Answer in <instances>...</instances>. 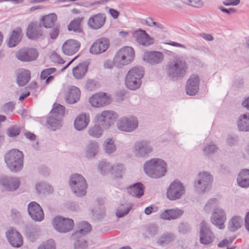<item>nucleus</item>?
<instances>
[{"mask_svg":"<svg viewBox=\"0 0 249 249\" xmlns=\"http://www.w3.org/2000/svg\"><path fill=\"white\" fill-rule=\"evenodd\" d=\"M80 96V91L79 89L74 86L71 87L69 90L68 94L66 95V100L69 104H74L79 100Z\"/></svg>","mask_w":249,"mask_h":249,"instance_id":"36","label":"nucleus"},{"mask_svg":"<svg viewBox=\"0 0 249 249\" xmlns=\"http://www.w3.org/2000/svg\"><path fill=\"white\" fill-rule=\"evenodd\" d=\"M105 21L106 17L104 14H97L89 19L88 25L92 30H98L104 26Z\"/></svg>","mask_w":249,"mask_h":249,"instance_id":"24","label":"nucleus"},{"mask_svg":"<svg viewBox=\"0 0 249 249\" xmlns=\"http://www.w3.org/2000/svg\"><path fill=\"white\" fill-rule=\"evenodd\" d=\"M69 185L76 196L81 197L86 195L88 185L86 179L81 174L71 175L69 179Z\"/></svg>","mask_w":249,"mask_h":249,"instance_id":"6","label":"nucleus"},{"mask_svg":"<svg viewBox=\"0 0 249 249\" xmlns=\"http://www.w3.org/2000/svg\"><path fill=\"white\" fill-rule=\"evenodd\" d=\"M89 122L90 117L89 113H81L76 117L74 120V128L77 130H82L87 127Z\"/></svg>","mask_w":249,"mask_h":249,"instance_id":"26","label":"nucleus"},{"mask_svg":"<svg viewBox=\"0 0 249 249\" xmlns=\"http://www.w3.org/2000/svg\"><path fill=\"white\" fill-rule=\"evenodd\" d=\"M144 173L152 178H160L166 172V163L162 159L155 158L146 161L143 164Z\"/></svg>","mask_w":249,"mask_h":249,"instance_id":"2","label":"nucleus"},{"mask_svg":"<svg viewBox=\"0 0 249 249\" xmlns=\"http://www.w3.org/2000/svg\"><path fill=\"white\" fill-rule=\"evenodd\" d=\"M200 79L195 74L191 75L188 79L186 84V92L190 96L195 95L199 90Z\"/></svg>","mask_w":249,"mask_h":249,"instance_id":"20","label":"nucleus"},{"mask_svg":"<svg viewBox=\"0 0 249 249\" xmlns=\"http://www.w3.org/2000/svg\"><path fill=\"white\" fill-rule=\"evenodd\" d=\"M185 193L184 185L179 181L172 182L167 189V197L171 200L180 199Z\"/></svg>","mask_w":249,"mask_h":249,"instance_id":"11","label":"nucleus"},{"mask_svg":"<svg viewBox=\"0 0 249 249\" xmlns=\"http://www.w3.org/2000/svg\"><path fill=\"white\" fill-rule=\"evenodd\" d=\"M240 0H225L223 3L225 6H236L239 4Z\"/></svg>","mask_w":249,"mask_h":249,"instance_id":"63","label":"nucleus"},{"mask_svg":"<svg viewBox=\"0 0 249 249\" xmlns=\"http://www.w3.org/2000/svg\"><path fill=\"white\" fill-rule=\"evenodd\" d=\"M61 118L52 115L47 119V126L52 130H55L61 126Z\"/></svg>","mask_w":249,"mask_h":249,"instance_id":"40","label":"nucleus"},{"mask_svg":"<svg viewBox=\"0 0 249 249\" xmlns=\"http://www.w3.org/2000/svg\"><path fill=\"white\" fill-rule=\"evenodd\" d=\"M131 209V206L127 203L121 204L117 209L116 215L120 218L126 215Z\"/></svg>","mask_w":249,"mask_h":249,"instance_id":"47","label":"nucleus"},{"mask_svg":"<svg viewBox=\"0 0 249 249\" xmlns=\"http://www.w3.org/2000/svg\"><path fill=\"white\" fill-rule=\"evenodd\" d=\"M113 165L109 162L105 160L99 161L98 164V168L100 172L103 175H106L110 172H112Z\"/></svg>","mask_w":249,"mask_h":249,"instance_id":"46","label":"nucleus"},{"mask_svg":"<svg viewBox=\"0 0 249 249\" xmlns=\"http://www.w3.org/2000/svg\"><path fill=\"white\" fill-rule=\"evenodd\" d=\"M15 108V104L12 102H8L3 106L5 112L12 111Z\"/></svg>","mask_w":249,"mask_h":249,"instance_id":"62","label":"nucleus"},{"mask_svg":"<svg viewBox=\"0 0 249 249\" xmlns=\"http://www.w3.org/2000/svg\"><path fill=\"white\" fill-rule=\"evenodd\" d=\"M36 189L38 194H50L53 192V187L45 182H39L36 185Z\"/></svg>","mask_w":249,"mask_h":249,"instance_id":"43","label":"nucleus"},{"mask_svg":"<svg viewBox=\"0 0 249 249\" xmlns=\"http://www.w3.org/2000/svg\"><path fill=\"white\" fill-rule=\"evenodd\" d=\"M53 225L57 231L65 233L72 229L74 222L71 219L57 216L53 220Z\"/></svg>","mask_w":249,"mask_h":249,"instance_id":"12","label":"nucleus"},{"mask_svg":"<svg viewBox=\"0 0 249 249\" xmlns=\"http://www.w3.org/2000/svg\"><path fill=\"white\" fill-rule=\"evenodd\" d=\"M78 228L79 230L72 234L71 237L72 239H76L79 238L80 236L81 237H84L91 229L90 225L88 222L85 221L81 222L79 224Z\"/></svg>","mask_w":249,"mask_h":249,"instance_id":"30","label":"nucleus"},{"mask_svg":"<svg viewBox=\"0 0 249 249\" xmlns=\"http://www.w3.org/2000/svg\"><path fill=\"white\" fill-rule=\"evenodd\" d=\"M22 37V30L20 28H17L14 30L8 41L9 47H13L16 46L21 41Z\"/></svg>","mask_w":249,"mask_h":249,"instance_id":"35","label":"nucleus"},{"mask_svg":"<svg viewBox=\"0 0 249 249\" xmlns=\"http://www.w3.org/2000/svg\"><path fill=\"white\" fill-rule=\"evenodd\" d=\"M43 35L41 26L36 22L31 23L28 26L26 31L27 36L31 39L36 40Z\"/></svg>","mask_w":249,"mask_h":249,"instance_id":"23","label":"nucleus"},{"mask_svg":"<svg viewBox=\"0 0 249 249\" xmlns=\"http://www.w3.org/2000/svg\"><path fill=\"white\" fill-rule=\"evenodd\" d=\"M176 238L174 233L170 232H165L161 234L157 240L158 245L164 247L173 242Z\"/></svg>","mask_w":249,"mask_h":249,"instance_id":"31","label":"nucleus"},{"mask_svg":"<svg viewBox=\"0 0 249 249\" xmlns=\"http://www.w3.org/2000/svg\"><path fill=\"white\" fill-rule=\"evenodd\" d=\"M183 213V211L178 209L165 210L160 214V218L163 220H172L179 218Z\"/></svg>","mask_w":249,"mask_h":249,"instance_id":"27","label":"nucleus"},{"mask_svg":"<svg viewBox=\"0 0 249 249\" xmlns=\"http://www.w3.org/2000/svg\"><path fill=\"white\" fill-rule=\"evenodd\" d=\"M199 230L200 243L205 246H211L215 237L209 224L203 221L200 224Z\"/></svg>","mask_w":249,"mask_h":249,"instance_id":"10","label":"nucleus"},{"mask_svg":"<svg viewBox=\"0 0 249 249\" xmlns=\"http://www.w3.org/2000/svg\"><path fill=\"white\" fill-rule=\"evenodd\" d=\"M28 212L31 218L35 221L40 222L44 219L43 211L36 202L33 201L28 204Z\"/></svg>","mask_w":249,"mask_h":249,"instance_id":"18","label":"nucleus"},{"mask_svg":"<svg viewBox=\"0 0 249 249\" xmlns=\"http://www.w3.org/2000/svg\"><path fill=\"white\" fill-rule=\"evenodd\" d=\"M57 20V16L55 14L52 13L43 17L41 22L46 28H50L53 26Z\"/></svg>","mask_w":249,"mask_h":249,"instance_id":"41","label":"nucleus"},{"mask_svg":"<svg viewBox=\"0 0 249 249\" xmlns=\"http://www.w3.org/2000/svg\"><path fill=\"white\" fill-rule=\"evenodd\" d=\"M30 79V72L24 69L18 70L17 71V82L19 86L25 85Z\"/></svg>","mask_w":249,"mask_h":249,"instance_id":"34","label":"nucleus"},{"mask_svg":"<svg viewBox=\"0 0 249 249\" xmlns=\"http://www.w3.org/2000/svg\"><path fill=\"white\" fill-rule=\"evenodd\" d=\"M144 22L148 26H155L161 30H164L166 29L165 27L162 24L154 21L153 19L151 18H148L147 19H144Z\"/></svg>","mask_w":249,"mask_h":249,"instance_id":"55","label":"nucleus"},{"mask_svg":"<svg viewBox=\"0 0 249 249\" xmlns=\"http://www.w3.org/2000/svg\"><path fill=\"white\" fill-rule=\"evenodd\" d=\"M96 84L93 80L89 79L87 82L86 87L89 90H92L95 89Z\"/></svg>","mask_w":249,"mask_h":249,"instance_id":"64","label":"nucleus"},{"mask_svg":"<svg viewBox=\"0 0 249 249\" xmlns=\"http://www.w3.org/2000/svg\"><path fill=\"white\" fill-rule=\"evenodd\" d=\"M24 155L18 149H13L4 156V160L8 169L12 172H19L23 166Z\"/></svg>","mask_w":249,"mask_h":249,"instance_id":"3","label":"nucleus"},{"mask_svg":"<svg viewBox=\"0 0 249 249\" xmlns=\"http://www.w3.org/2000/svg\"><path fill=\"white\" fill-rule=\"evenodd\" d=\"M0 184L5 190L14 191L18 188L20 180L17 177L4 176L0 178Z\"/></svg>","mask_w":249,"mask_h":249,"instance_id":"17","label":"nucleus"},{"mask_svg":"<svg viewBox=\"0 0 249 249\" xmlns=\"http://www.w3.org/2000/svg\"><path fill=\"white\" fill-rule=\"evenodd\" d=\"M137 42L143 46H148L154 43V39L145 31L140 30L135 34Z\"/></svg>","mask_w":249,"mask_h":249,"instance_id":"28","label":"nucleus"},{"mask_svg":"<svg viewBox=\"0 0 249 249\" xmlns=\"http://www.w3.org/2000/svg\"><path fill=\"white\" fill-rule=\"evenodd\" d=\"M89 102L92 107H99L109 104L110 98L106 93L99 92L93 94L89 99Z\"/></svg>","mask_w":249,"mask_h":249,"instance_id":"19","label":"nucleus"},{"mask_svg":"<svg viewBox=\"0 0 249 249\" xmlns=\"http://www.w3.org/2000/svg\"><path fill=\"white\" fill-rule=\"evenodd\" d=\"M144 186L142 183L138 182L127 188V192L131 196L141 197L143 195Z\"/></svg>","mask_w":249,"mask_h":249,"instance_id":"38","label":"nucleus"},{"mask_svg":"<svg viewBox=\"0 0 249 249\" xmlns=\"http://www.w3.org/2000/svg\"><path fill=\"white\" fill-rule=\"evenodd\" d=\"M188 70L187 62L182 57L178 56L169 61L165 68L167 76L173 81L183 78L186 74Z\"/></svg>","mask_w":249,"mask_h":249,"instance_id":"1","label":"nucleus"},{"mask_svg":"<svg viewBox=\"0 0 249 249\" xmlns=\"http://www.w3.org/2000/svg\"><path fill=\"white\" fill-rule=\"evenodd\" d=\"M65 107L59 104H54L52 110V115L61 118L64 115Z\"/></svg>","mask_w":249,"mask_h":249,"instance_id":"50","label":"nucleus"},{"mask_svg":"<svg viewBox=\"0 0 249 249\" xmlns=\"http://www.w3.org/2000/svg\"><path fill=\"white\" fill-rule=\"evenodd\" d=\"M150 142L145 140L137 141L134 144L132 152L136 158L145 159L152 152Z\"/></svg>","mask_w":249,"mask_h":249,"instance_id":"8","label":"nucleus"},{"mask_svg":"<svg viewBox=\"0 0 249 249\" xmlns=\"http://www.w3.org/2000/svg\"><path fill=\"white\" fill-rule=\"evenodd\" d=\"M178 231L182 233H186L190 230V226L187 223H181L178 227Z\"/></svg>","mask_w":249,"mask_h":249,"instance_id":"60","label":"nucleus"},{"mask_svg":"<svg viewBox=\"0 0 249 249\" xmlns=\"http://www.w3.org/2000/svg\"><path fill=\"white\" fill-rule=\"evenodd\" d=\"M20 129L17 125H13L7 129V134L10 137H14L18 135L20 133Z\"/></svg>","mask_w":249,"mask_h":249,"instance_id":"56","label":"nucleus"},{"mask_svg":"<svg viewBox=\"0 0 249 249\" xmlns=\"http://www.w3.org/2000/svg\"><path fill=\"white\" fill-rule=\"evenodd\" d=\"M80 43L74 39L67 40L62 46V51L64 54L71 55L75 53L79 49Z\"/></svg>","mask_w":249,"mask_h":249,"instance_id":"25","label":"nucleus"},{"mask_svg":"<svg viewBox=\"0 0 249 249\" xmlns=\"http://www.w3.org/2000/svg\"><path fill=\"white\" fill-rule=\"evenodd\" d=\"M219 203V201L218 199L216 198H211L209 199L206 203L205 204L204 207V211L205 212L209 213H210L212 209L215 208V206H216Z\"/></svg>","mask_w":249,"mask_h":249,"instance_id":"49","label":"nucleus"},{"mask_svg":"<svg viewBox=\"0 0 249 249\" xmlns=\"http://www.w3.org/2000/svg\"><path fill=\"white\" fill-rule=\"evenodd\" d=\"M74 241V247L75 249H86L87 248V244L84 237L77 238L76 239H73Z\"/></svg>","mask_w":249,"mask_h":249,"instance_id":"54","label":"nucleus"},{"mask_svg":"<svg viewBox=\"0 0 249 249\" xmlns=\"http://www.w3.org/2000/svg\"><path fill=\"white\" fill-rule=\"evenodd\" d=\"M227 220L225 210L221 207H216L212 210L210 220L212 224L219 229L225 228L224 223Z\"/></svg>","mask_w":249,"mask_h":249,"instance_id":"13","label":"nucleus"},{"mask_svg":"<svg viewBox=\"0 0 249 249\" xmlns=\"http://www.w3.org/2000/svg\"><path fill=\"white\" fill-rule=\"evenodd\" d=\"M38 249H55V244L53 239H49L43 242L38 248Z\"/></svg>","mask_w":249,"mask_h":249,"instance_id":"57","label":"nucleus"},{"mask_svg":"<svg viewBox=\"0 0 249 249\" xmlns=\"http://www.w3.org/2000/svg\"><path fill=\"white\" fill-rule=\"evenodd\" d=\"M51 58L54 63H57L59 64H63L65 63V61L60 57V56L56 53H53L51 56Z\"/></svg>","mask_w":249,"mask_h":249,"instance_id":"61","label":"nucleus"},{"mask_svg":"<svg viewBox=\"0 0 249 249\" xmlns=\"http://www.w3.org/2000/svg\"><path fill=\"white\" fill-rule=\"evenodd\" d=\"M6 236L8 242L13 247L19 248L22 245V237L17 231L9 230L6 232Z\"/></svg>","mask_w":249,"mask_h":249,"instance_id":"22","label":"nucleus"},{"mask_svg":"<svg viewBox=\"0 0 249 249\" xmlns=\"http://www.w3.org/2000/svg\"><path fill=\"white\" fill-rule=\"evenodd\" d=\"M213 179L212 176L209 172L199 173L194 183L195 190L198 193L204 194L211 189Z\"/></svg>","mask_w":249,"mask_h":249,"instance_id":"7","label":"nucleus"},{"mask_svg":"<svg viewBox=\"0 0 249 249\" xmlns=\"http://www.w3.org/2000/svg\"><path fill=\"white\" fill-rule=\"evenodd\" d=\"M217 150V146L212 142L206 143L203 149V153L206 156L213 154Z\"/></svg>","mask_w":249,"mask_h":249,"instance_id":"51","label":"nucleus"},{"mask_svg":"<svg viewBox=\"0 0 249 249\" xmlns=\"http://www.w3.org/2000/svg\"><path fill=\"white\" fill-rule=\"evenodd\" d=\"M117 118V114L113 111L105 110L98 116L97 120L104 129H108Z\"/></svg>","mask_w":249,"mask_h":249,"instance_id":"15","label":"nucleus"},{"mask_svg":"<svg viewBox=\"0 0 249 249\" xmlns=\"http://www.w3.org/2000/svg\"><path fill=\"white\" fill-rule=\"evenodd\" d=\"M142 59L147 63L151 65H156L163 62L164 55L159 51H147L144 53Z\"/></svg>","mask_w":249,"mask_h":249,"instance_id":"16","label":"nucleus"},{"mask_svg":"<svg viewBox=\"0 0 249 249\" xmlns=\"http://www.w3.org/2000/svg\"><path fill=\"white\" fill-rule=\"evenodd\" d=\"M237 125L239 131L249 132V113L241 115L237 120Z\"/></svg>","mask_w":249,"mask_h":249,"instance_id":"37","label":"nucleus"},{"mask_svg":"<svg viewBox=\"0 0 249 249\" xmlns=\"http://www.w3.org/2000/svg\"><path fill=\"white\" fill-rule=\"evenodd\" d=\"M81 19L77 18L73 19L71 22L68 26V30L72 31L74 32L80 33L82 32V28L81 27Z\"/></svg>","mask_w":249,"mask_h":249,"instance_id":"48","label":"nucleus"},{"mask_svg":"<svg viewBox=\"0 0 249 249\" xmlns=\"http://www.w3.org/2000/svg\"><path fill=\"white\" fill-rule=\"evenodd\" d=\"M237 182L242 188L249 187V169H243L239 172L237 178Z\"/></svg>","mask_w":249,"mask_h":249,"instance_id":"33","label":"nucleus"},{"mask_svg":"<svg viewBox=\"0 0 249 249\" xmlns=\"http://www.w3.org/2000/svg\"><path fill=\"white\" fill-rule=\"evenodd\" d=\"M56 71V69L54 68H50L45 69L43 70L40 74V78L41 79H45L48 76H51L50 75Z\"/></svg>","mask_w":249,"mask_h":249,"instance_id":"59","label":"nucleus"},{"mask_svg":"<svg viewBox=\"0 0 249 249\" xmlns=\"http://www.w3.org/2000/svg\"><path fill=\"white\" fill-rule=\"evenodd\" d=\"M103 147L105 152L108 154L114 153L116 150L115 141L113 139L110 138H107L105 140Z\"/></svg>","mask_w":249,"mask_h":249,"instance_id":"45","label":"nucleus"},{"mask_svg":"<svg viewBox=\"0 0 249 249\" xmlns=\"http://www.w3.org/2000/svg\"><path fill=\"white\" fill-rule=\"evenodd\" d=\"M99 151L98 143L94 141H89L85 145L84 153L87 158H94Z\"/></svg>","mask_w":249,"mask_h":249,"instance_id":"29","label":"nucleus"},{"mask_svg":"<svg viewBox=\"0 0 249 249\" xmlns=\"http://www.w3.org/2000/svg\"><path fill=\"white\" fill-rule=\"evenodd\" d=\"M234 238H230L229 240L225 239L220 242L217 246L219 248H224L226 247L227 249H234L235 247L229 248L228 246L232 243Z\"/></svg>","mask_w":249,"mask_h":249,"instance_id":"58","label":"nucleus"},{"mask_svg":"<svg viewBox=\"0 0 249 249\" xmlns=\"http://www.w3.org/2000/svg\"><path fill=\"white\" fill-rule=\"evenodd\" d=\"M40 232V229L38 227L32 226L27 230L26 236L29 241L34 242L39 238Z\"/></svg>","mask_w":249,"mask_h":249,"instance_id":"42","label":"nucleus"},{"mask_svg":"<svg viewBox=\"0 0 249 249\" xmlns=\"http://www.w3.org/2000/svg\"><path fill=\"white\" fill-rule=\"evenodd\" d=\"M103 128L100 124H95L89 128L88 133L89 136L92 137L99 138L103 134Z\"/></svg>","mask_w":249,"mask_h":249,"instance_id":"44","label":"nucleus"},{"mask_svg":"<svg viewBox=\"0 0 249 249\" xmlns=\"http://www.w3.org/2000/svg\"><path fill=\"white\" fill-rule=\"evenodd\" d=\"M124 170V169L122 164H114L112 166L111 174L116 178H121Z\"/></svg>","mask_w":249,"mask_h":249,"instance_id":"53","label":"nucleus"},{"mask_svg":"<svg viewBox=\"0 0 249 249\" xmlns=\"http://www.w3.org/2000/svg\"><path fill=\"white\" fill-rule=\"evenodd\" d=\"M109 46V39L102 37L97 39L90 48L89 52L94 54L105 52Z\"/></svg>","mask_w":249,"mask_h":249,"instance_id":"21","label":"nucleus"},{"mask_svg":"<svg viewBox=\"0 0 249 249\" xmlns=\"http://www.w3.org/2000/svg\"><path fill=\"white\" fill-rule=\"evenodd\" d=\"M88 66L86 63H82L72 69V74L76 79L84 78L88 71Z\"/></svg>","mask_w":249,"mask_h":249,"instance_id":"32","label":"nucleus"},{"mask_svg":"<svg viewBox=\"0 0 249 249\" xmlns=\"http://www.w3.org/2000/svg\"><path fill=\"white\" fill-rule=\"evenodd\" d=\"M138 124V120L136 117L129 116L120 118L117 122L116 126L121 131L131 132L137 129Z\"/></svg>","mask_w":249,"mask_h":249,"instance_id":"9","label":"nucleus"},{"mask_svg":"<svg viewBox=\"0 0 249 249\" xmlns=\"http://www.w3.org/2000/svg\"><path fill=\"white\" fill-rule=\"evenodd\" d=\"M144 73L142 67H134L127 72L125 80L126 87L131 90L139 88L142 84V78Z\"/></svg>","mask_w":249,"mask_h":249,"instance_id":"4","label":"nucleus"},{"mask_svg":"<svg viewBox=\"0 0 249 249\" xmlns=\"http://www.w3.org/2000/svg\"><path fill=\"white\" fill-rule=\"evenodd\" d=\"M134 56V50L132 47H124L115 53L113 62L117 67H121L129 64L133 60Z\"/></svg>","mask_w":249,"mask_h":249,"instance_id":"5","label":"nucleus"},{"mask_svg":"<svg viewBox=\"0 0 249 249\" xmlns=\"http://www.w3.org/2000/svg\"><path fill=\"white\" fill-rule=\"evenodd\" d=\"M242 224V218L239 216L235 215L230 219L228 228L231 231L234 232L241 227Z\"/></svg>","mask_w":249,"mask_h":249,"instance_id":"39","label":"nucleus"},{"mask_svg":"<svg viewBox=\"0 0 249 249\" xmlns=\"http://www.w3.org/2000/svg\"><path fill=\"white\" fill-rule=\"evenodd\" d=\"M159 228L158 226L155 224L148 225L145 228V236L146 237H154L158 233Z\"/></svg>","mask_w":249,"mask_h":249,"instance_id":"52","label":"nucleus"},{"mask_svg":"<svg viewBox=\"0 0 249 249\" xmlns=\"http://www.w3.org/2000/svg\"><path fill=\"white\" fill-rule=\"evenodd\" d=\"M15 56L20 61L31 62L36 59L38 52L36 49L33 48H24L18 50Z\"/></svg>","mask_w":249,"mask_h":249,"instance_id":"14","label":"nucleus"}]
</instances>
